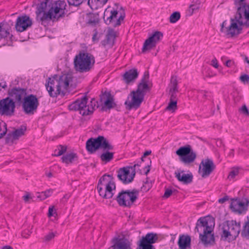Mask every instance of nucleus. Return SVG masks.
Listing matches in <instances>:
<instances>
[{
  "label": "nucleus",
  "mask_w": 249,
  "mask_h": 249,
  "mask_svg": "<svg viewBox=\"0 0 249 249\" xmlns=\"http://www.w3.org/2000/svg\"><path fill=\"white\" fill-rule=\"evenodd\" d=\"M66 3L64 0H56L53 2L44 0L38 4L36 11V19L41 25L48 21L58 20L64 17L67 12L66 10Z\"/></svg>",
  "instance_id": "f257e3e1"
},
{
  "label": "nucleus",
  "mask_w": 249,
  "mask_h": 249,
  "mask_svg": "<svg viewBox=\"0 0 249 249\" xmlns=\"http://www.w3.org/2000/svg\"><path fill=\"white\" fill-rule=\"evenodd\" d=\"M214 226V219L209 216L200 217L196 222L195 230L199 233V240L205 246L213 245L215 243Z\"/></svg>",
  "instance_id": "f03ea898"
},
{
  "label": "nucleus",
  "mask_w": 249,
  "mask_h": 249,
  "mask_svg": "<svg viewBox=\"0 0 249 249\" xmlns=\"http://www.w3.org/2000/svg\"><path fill=\"white\" fill-rule=\"evenodd\" d=\"M95 63L94 56L84 51H80L73 60L75 70L80 73L89 71L93 68Z\"/></svg>",
  "instance_id": "7ed1b4c3"
},
{
  "label": "nucleus",
  "mask_w": 249,
  "mask_h": 249,
  "mask_svg": "<svg viewBox=\"0 0 249 249\" xmlns=\"http://www.w3.org/2000/svg\"><path fill=\"white\" fill-rule=\"evenodd\" d=\"M115 189L116 185L112 176L107 174H105L100 178L97 186L99 195L105 199L111 198Z\"/></svg>",
  "instance_id": "20e7f679"
},
{
  "label": "nucleus",
  "mask_w": 249,
  "mask_h": 249,
  "mask_svg": "<svg viewBox=\"0 0 249 249\" xmlns=\"http://www.w3.org/2000/svg\"><path fill=\"white\" fill-rule=\"evenodd\" d=\"M87 97L83 96L69 105V109L71 111H79L82 116L90 115L93 112L95 107L98 108L99 106L94 99H91L90 105H87Z\"/></svg>",
  "instance_id": "39448f33"
},
{
  "label": "nucleus",
  "mask_w": 249,
  "mask_h": 249,
  "mask_svg": "<svg viewBox=\"0 0 249 249\" xmlns=\"http://www.w3.org/2000/svg\"><path fill=\"white\" fill-rule=\"evenodd\" d=\"M240 230V222L235 220L227 221L223 224L221 238L229 242L234 240L238 237Z\"/></svg>",
  "instance_id": "423d86ee"
},
{
  "label": "nucleus",
  "mask_w": 249,
  "mask_h": 249,
  "mask_svg": "<svg viewBox=\"0 0 249 249\" xmlns=\"http://www.w3.org/2000/svg\"><path fill=\"white\" fill-rule=\"evenodd\" d=\"M139 194L136 189L123 190L118 193L116 200L119 206L130 208L138 199Z\"/></svg>",
  "instance_id": "0eeeda50"
},
{
  "label": "nucleus",
  "mask_w": 249,
  "mask_h": 249,
  "mask_svg": "<svg viewBox=\"0 0 249 249\" xmlns=\"http://www.w3.org/2000/svg\"><path fill=\"white\" fill-rule=\"evenodd\" d=\"M176 153L178 156L180 161L187 165L193 163L196 158V153L189 144L180 147Z\"/></svg>",
  "instance_id": "6e6552de"
},
{
  "label": "nucleus",
  "mask_w": 249,
  "mask_h": 249,
  "mask_svg": "<svg viewBox=\"0 0 249 249\" xmlns=\"http://www.w3.org/2000/svg\"><path fill=\"white\" fill-rule=\"evenodd\" d=\"M21 103L23 111L28 115H32L36 112L39 106L38 100L36 96L34 94L27 95Z\"/></svg>",
  "instance_id": "1a4fd4ad"
},
{
  "label": "nucleus",
  "mask_w": 249,
  "mask_h": 249,
  "mask_svg": "<svg viewBox=\"0 0 249 249\" xmlns=\"http://www.w3.org/2000/svg\"><path fill=\"white\" fill-rule=\"evenodd\" d=\"M144 97L143 93H140L137 90L131 91L124 103L126 108L128 110L138 109L143 101Z\"/></svg>",
  "instance_id": "9d476101"
},
{
  "label": "nucleus",
  "mask_w": 249,
  "mask_h": 249,
  "mask_svg": "<svg viewBox=\"0 0 249 249\" xmlns=\"http://www.w3.org/2000/svg\"><path fill=\"white\" fill-rule=\"evenodd\" d=\"M139 166L138 164H135L132 166H126L120 168L118 171V178L124 184L131 182L135 176V168Z\"/></svg>",
  "instance_id": "9b49d317"
},
{
  "label": "nucleus",
  "mask_w": 249,
  "mask_h": 249,
  "mask_svg": "<svg viewBox=\"0 0 249 249\" xmlns=\"http://www.w3.org/2000/svg\"><path fill=\"white\" fill-rule=\"evenodd\" d=\"M16 108L15 102L8 97L0 100V115L11 117L14 115Z\"/></svg>",
  "instance_id": "f8f14e48"
},
{
  "label": "nucleus",
  "mask_w": 249,
  "mask_h": 249,
  "mask_svg": "<svg viewBox=\"0 0 249 249\" xmlns=\"http://www.w3.org/2000/svg\"><path fill=\"white\" fill-rule=\"evenodd\" d=\"M158 238L157 233H147L145 236L142 237L136 249H155L152 244L157 242Z\"/></svg>",
  "instance_id": "ddd939ff"
},
{
  "label": "nucleus",
  "mask_w": 249,
  "mask_h": 249,
  "mask_svg": "<svg viewBox=\"0 0 249 249\" xmlns=\"http://www.w3.org/2000/svg\"><path fill=\"white\" fill-rule=\"evenodd\" d=\"M57 75H55L52 78L48 79V82L46 83L45 87L49 93V95L52 97H56L58 95L62 94L60 88L58 87L57 83Z\"/></svg>",
  "instance_id": "4468645a"
},
{
  "label": "nucleus",
  "mask_w": 249,
  "mask_h": 249,
  "mask_svg": "<svg viewBox=\"0 0 249 249\" xmlns=\"http://www.w3.org/2000/svg\"><path fill=\"white\" fill-rule=\"evenodd\" d=\"M109 11L106 9L104 15V19L105 22L107 25L111 24L112 26L115 27L121 25L122 22L124 20L125 17L124 13H121L119 16L118 19L115 21H113V17L116 15H118V12L116 10L110 11V15L106 18L107 14Z\"/></svg>",
  "instance_id": "2eb2a0df"
},
{
  "label": "nucleus",
  "mask_w": 249,
  "mask_h": 249,
  "mask_svg": "<svg viewBox=\"0 0 249 249\" xmlns=\"http://www.w3.org/2000/svg\"><path fill=\"white\" fill-rule=\"evenodd\" d=\"M109 11L106 9L104 15V19L105 22L107 25L111 24L112 26L115 27L121 25L122 22L124 20L125 17L124 13H121L119 16L118 19L115 21H113V17L116 15H118V12L116 10L110 11V15L106 18L107 14Z\"/></svg>",
  "instance_id": "dca6fc26"
},
{
  "label": "nucleus",
  "mask_w": 249,
  "mask_h": 249,
  "mask_svg": "<svg viewBox=\"0 0 249 249\" xmlns=\"http://www.w3.org/2000/svg\"><path fill=\"white\" fill-rule=\"evenodd\" d=\"M162 37V34L159 31L155 32L148 39H147L143 45L142 52H145L154 48L156 44Z\"/></svg>",
  "instance_id": "f3484780"
},
{
  "label": "nucleus",
  "mask_w": 249,
  "mask_h": 249,
  "mask_svg": "<svg viewBox=\"0 0 249 249\" xmlns=\"http://www.w3.org/2000/svg\"><path fill=\"white\" fill-rule=\"evenodd\" d=\"M32 24V19L28 16L24 15L18 16L16 20L15 28L17 31L22 32L30 27Z\"/></svg>",
  "instance_id": "a211bd4d"
},
{
  "label": "nucleus",
  "mask_w": 249,
  "mask_h": 249,
  "mask_svg": "<svg viewBox=\"0 0 249 249\" xmlns=\"http://www.w3.org/2000/svg\"><path fill=\"white\" fill-rule=\"evenodd\" d=\"M8 95L15 103L20 104L27 96V89L23 88H14L9 90Z\"/></svg>",
  "instance_id": "6ab92c4d"
},
{
  "label": "nucleus",
  "mask_w": 249,
  "mask_h": 249,
  "mask_svg": "<svg viewBox=\"0 0 249 249\" xmlns=\"http://www.w3.org/2000/svg\"><path fill=\"white\" fill-rule=\"evenodd\" d=\"M215 168V165L212 160L206 159L201 161L199 167V172L202 177H208Z\"/></svg>",
  "instance_id": "aec40b11"
},
{
  "label": "nucleus",
  "mask_w": 249,
  "mask_h": 249,
  "mask_svg": "<svg viewBox=\"0 0 249 249\" xmlns=\"http://www.w3.org/2000/svg\"><path fill=\"white\" fill-rule=\"evenodd\" d=\"M58 87L60 88L62 94H64L65 92L68 89L69 85L72 80V76L70 74H64L58 76L56 78Z\"/></svg>",
  "instance_id": "412c9836"
},
{
  "label": "nucleus",
  "mask_w": 249,
  "mask_h": 249,
  "mask_svg": "<svg viewBox=\"0 0 249 249\" xmlns=\"http://www.w3.org/2000/svg\"><path fill=\"white\" fill-rule=\"evenodd\" d=\"M149 77L148 72L145 71L141 82L138 85L137 89L136 90L140 93H143L144 96L146 93L150 89V88L148 85Z\"/></svg>",
  "instance_id": "4be33fe9"
},
{
  "label": "nucleus",
  "mask_w": 249,
  "mask_h": 249,
  "mask_svg": "<svg viewBox=\"0 0 249 249\" xmlns=\"http://www.w3.org/2000/svg\"><path fill=\"white\" fill-rule=\"evenodd\" d=\"M26 130V127L24 126L8 133L6 139V142L7 143H13L15 141L18 140L20 137L24 134Z\"/></svg>",
  "instance_id": "5701e85b"
},
{
  "label": "nucleus",
  "mask_w": 249,
  "mask_h": 249,
  "mask_svg": "<svg viewBox=\"0 0 249 249\" xmlns=\"http://www.w3.org/2000/svg\"><path fill=\"white\" fill-rule=\"evenodd\" d=\"M175 175L178 181L184 184H189L192 182L193 175L192 173L185 174L184 171L175 172Z\"/></svg>",
  "instance_id": "b1692460"
},
{
  "label": "nucleus",
  "mask_w": 249,
  "mask_h": 249,
  "mask_svg": "<svg viewBox=\"0 0 249 249\" xmlns=\"http://www.w3.org/2000/svg\"><path fill=\"white\" fill-rule=\"evenodd\" d=\"M100 143L99 136L95 139L90 138L86 142L87 150L92 153L100 148Z\"/></svg>",
  "instance_id": "393cba45"
},
{
  "label": "nucleus",
  "mask_w": 249,
  "mask_h": 249,
  "mask_svg": "<svg viewBox=\"0 0 249 249\" xmlns=\"http://www.w3.org/2000/svg\"><path fill=\"white\" fill-rule=\"evenodd\" d=\"M11 27L7 23L0 25V40L3 38L12 39L13 35L10 34Z\"/></svg>",
  "instance_id": "a878e982"
},
{
  "label": "nucleus",
  "mask_w": 249,
  "mask_h": 249,
  "mask_svg": "<svg viewBox=\"0 0 249 249\" xmlns=\"http://www.w3.org/2000/svg\"><path fill=\"white\" fill-rule=\"evenodd\" d=\"M138 76L137 69H133L126 71L123 75V80L127 84L134 81Z\"/></svg>",
  "instance_id": "bb28decb"
},
{
  "label": "nucleus",
  "mask_w": 249,
  "mask_h": 249,
  "mask_svg": "<svg viewBox=\"0 0 249 249\" xmlns=\"http://www.w3.org/2000/svg\"><path fill=\"white\" fill-rule=\"evenodd\" d=\"M114 243L113 247L115 249H129V245L128 241L124 238H115L113 239Z\"/></svg>",
  "instance_id": "cd10ccee"
},
{
  "label": "nucleus",
  "mask_w": 249,
  "mask_h": 249,
  "mask_svg": "<svg viewBox=\"0 0 249 249\" xmlns=\"http://www.w3.org/2000/svg\"><path fill=\"white\" fill-rule=\"evenodd\" d=\"M100 21L99 14L97 13H89L86 16V23L91 26H95Z\"/></svg>",
  "instance_id": "c85d7f7f"
},
{
  "label": "nucleus",
  "mask_w": 249,
  "mask_h": 249,
  "mask_svg": "<svg viewBox=\"0 0 249 249\" xmlns=\"http://www.w3.org/2000/svg\"><path fill=\"white\" fill-rule=\"evenodd\" d=\"M178 81L176 77H172V112L177 109V100L173 99L175 98V94L178 92Z\"/></svg>",
  "instance_id": "c756f323"
},
{
  "label": "nucleus",
  "mask_w": 249,
  "mask_h": 249,
  "mask_svg": "<svg viewBox=\"0 0 249 249\" xmlns=\"http://www.w3.org/2000/svg\"><path fill=\"white\" fill-rule=\"evenodd\" d=\"M246 206L244 202L238 199L232 200L230 207L233 211L241 213L245 210Z\"/></svg>",
  "instance_id": "7c9ffc66"
},
{
  "label": "nucleus",
  "mask_w": 249,
  "mask_h": 249,
  "mask_svg": "<svg viewBox=\"0 0 249 249\" xmlns=\"http://www.w3.org/2000/svg\"><path fill=\"white\" fill-rule=\"evenodd\" d=\"M178 245L179 249H186L191 247V237L189 235L182 234L179 236Z\"/></svg>",
  "instance_id": "2f4dec72"
},
{
  "label": "nucleus",
  "mask_w": 249,
  "mask_h": 249,
  "mask_svg": "<svg viewBox=\"0 0 249 249\" xmlns=\"http://www.w3.org/2000/svg\"><path fill=\"white\" fill-rule=\"evenodd\" d=\"M99 139L101 143L100 147L104 151H109L113 149V146L104 137L99 136Z\"/></svg>",
  "instance_id": "473e14b6"
},
{
  "label": "nucleus",
  "mask_w": 249,
  "mask_h": 249,
  "mask_svg": "<svg viewBox=\"0 0 249 249\" xmlns=\"http://www.w3.org/2000/svg\"><path fill=\"white\" fill-rule=\"evenodd\" d=\"M76 154L71 153L63 156L61 158L62 161L67 164L72 163L75 160H77Z\"/></svg>",
  "instance_id": "72a5a7b5"
},
{
  "label": "nucleus",
  "mask_w": 249,
  "mask_h": 249,
  "mask_svg": "<svg viewBox=\"0 0 249 249\" xmlns=\"http://www.w3.org/2000/svg\"><path fill=\"white\" fill-rule=\"evenodd\" d=\"M105 96L107 97V99L104 102V107H106L108 109L115 107L116 106V104L114 102L113 97H112L110 94H108L107 95H103L102 99ZM103 108L104 107H103Z\"/></svg>",
  "instance_id": "f704fd0d"
},
{
  "label": "nucleus",
  "mask_w": 249,
  "mask_h": 249,
  "mask_svg": "<svg viewBox=\"0 0 249 249\" xmlns=\"http://www.w3.org/2000/svg\"><path fill=\"white\" fill-rule=\"evenodd\" d=\"M151 153V151H146L144 153L143 156L141 158V160L142 161H145L149 162L150 163L149 164H148L147 165L144 166L143 169L145 175H147L149 172L150 170V166L151 165V161L150 160V159L146 158V156L150 155Z\"/></svg>",
  "instance_id": "c9c22d12"
},
{
  "label": "nucleus",
  "mask_w": 249,
  "mask_h": 249,
  "mask_svg": "<svg viewBox=\"0 0 249 249\" xmlns=\"http://www.w3.org/2000/svg\"><path fill=\"white\" fill-rule=\"evenodd\" d=\"M114 39L115 37L113 35L109 34L106 36L105 39L101 41V44L104 47L107 46L112 47L113 45Z\"/></svg>",
  "instance_id": "e433bc0d"
},
{
  "label": "nucleus",
  "mask_w": 249,
  "mask_h": 249,
  "mask_svg": "<svg viewBox=\"0 0 249 249\" xmlns=\"http://www.w3.org/2000/svg\"><path fill=\"white\" fill-rule=\"evenodd\" d=\"M113 156L114 153L109 152V151H106V152L100 155V158L102 161L108 162L113 159Z\"/></svg>",
  "instance_id": "4c0bfd02"
},
{
  "label": "nucleus",
  "mask_w": 249,
  "mask_h": 249,
  "mask_svg": "<svg viewBox=\"0 0 249 249\" xmlns=\"http://www.w3.org/2000/svg\"><path fill=\"white\" fill-rule=\"evenodd\" d=\"M200 2L198 0L192 2L188 9V12L190 15H192L195 12L198 10L200 7Z\"/></svg>",
  "instance_id": "58836bf2"
},
{
  "label": "nucleus",
  "mask_w": 249,
  "mask_h": 249,
  "mask_svg": "<svg viewBox=\"0 0 249 249\" xmlns=\"http://www.w3.org/2000/svg\"><path fill=\"white\" fill-rule=\"evenodd\" d=\"M67 150V147L62 145H59L53 154L54 156H60L63 154Z\"/></svg>",
  "instance_id": "ea45409f"
},
{
  "label": "nucleus",
  "mask_w": 249,
  "mask_h": 249,
  "mask_svg": "<svg viewBox=\"0 0 249 249\" xmlns=\"http://www.w3.org/2000/svg\"><path fill=\"white\" fill-rule=\"evenodd\" d=\"M240 169V168L238 167H233L229 173L228 178L230 180L234 178L236 176L239 175Z\"/></svg>",
  "instance_id": "a19ab883"
},
{
  "label": "nucleus",
  "mask_w": 249,
  "mask_h": 249,
  "mask_svg": "<svg viewBox=\"0 0 249 249\" xmlns=\"http://www.w3.org/2000/svg\"><path fill=\"white\" fill-rule=\"evenodd\" d=\"M6 126L5 123L0 120V139L6 134L7 132Z\"/></svg>",
  "instance_id": "79ce46f5"
},
{
  "label": "nucleus",
  "mask_w": 249,
  "mask_h": 249,
  "mask_svg": "<svg viewBox=\"0 0 249 249\" xmlns=\"http://www.w3.org/2000/svg\"><path fill=\"white\" fill-rule=\"evenodd\" d=\"M241 235L242 236L249 238V219L243 227V229L241 232Z\"/></svg>",
  "instance_id": "37998d69"
},
{
  "label": "nucleus",
  "mask_w": 249,
  "mask_h": 249,
  "mask_svg": "<svg viewBox=\"0 0 249 249\" xmlns=\"http://www.w3.org/2000/svg\"><path fill=\"white\" fill-rule=\"evenodd\" d=\"M55 236V233L53 232H50L47 234L42 239L44 242L48 243L51 241Z\"/></svg>",
  "instance_id": "c03bdc74"
},
{
  "label": "nucleus",
  "mask_w": 249,
  "mask_h": 249,
  "mask_svg": "<svg viewBox=\"0 0 249 249\" xmlns=\"http://www.w3.org/2000/svg\"><path fill=\"white\" fill-rule=\"evenodd\" d=\"M84 0H67L70 6L77 7L81 5Z\"/></svg>",
  "instance_id": "a18cd8bd"
},
{
  "label": "nucleus",
  "mask_w": 249,
  "mask_h": 249,
  "mask_svg": "<svg viewBox=\"0 0 249 249\" xmlns=\"http://www.w3.org/2000/svg\"><path fill=\"white\" fill-rule=\"evenodd\" d=\"M180 18V14L179 12H175L172 13V23H175Z\"/></svg>",
  "instance_id": "49530a36"
},
{
  "label": "nucleus",
  "mask_w": 249,
  "mask_h": 249,
  "mask_svg": "<svg viewBox=\"0 0 249 249\" xmlns=\"http://www.w3.org/2000/svg\"><path fill=\"white\" fill-rule=\"evenodd\" d=\"M152 187L151 182H144L142 186V190L143 192H147Z\"/></svg>",
  "instance_id": "de8ad7c7"
},
{
  "label": "nucleus",
  "mask_w": 249,
  "mask_h": 249,
  "mask_svg": "<svg viewBox=\"0 0 249 249\" xmlns=\"http://www.w3.org/2000/svg\"><path fill=\"white\" fill-rule=\"evenodd\" d=\"M240 80L243 83H249V75L248 74H244L241 75L239 77Z\"/></svg>",
  "instance_id": "09e8293b"
},
{
  "label": "nucleus",
  "mask_w": 249,
  "mask_h": 249,
  "mask_svg": "<svg viewBox=\"0 0 249 249\" xmlns=\"http://www.w3.org/2000/svg\"><path fill=\"white\" fill-rule=\"evenodd\" d=\"M93 32H94V34H93V35L92 36V40L94 42H97L99 40V38L97 37V35H98L97 30L96 29H95L93 30Z\"/></svg>",
  "instance_id": "8fccbe9b"
},
{
  "label": "nucleus",
  "mask_w": 249,
  "mask_h": 249,
  "mask_svg": "<svg viewBox=\"0 0 249 249\" xmlns=\"http://www.w3.org/2000/svg\"><path fill=\"white\" fill-rule=\"evenodd\" d=\"M43 192L45 194V197L46 198L52 195V194L53 193V189H48L45 191H44Z\"/></svg>",
  "instance_id": "3c124183"
},
{
  "label": "nucleus",
  "mask_w": 249,
  "mask_h": 249,
  "mask_svg": "<svg viewBox=\"0 0 249 249\" xmlns=\"http://www.w3.org/2000/svg\"><path fill=\"white\" fill-rule=\"evenodd\" d=\"M171 196V189H168L166 190L163 197L164 198H168Z\"/></svg>",
  "instance_id": "603ef678"
},
{
  "label": "nucleus",
  "mask_w": 249,
  "mask_h": 249,
  "mask_svg": "<svg viewBox=\"0 0 249 249\" xmlns=\"http://www.w3.org/2000/svg\"><path fill=\"white\" fill-rule=\"evenodd\" d=\"M228 200L229 196H225L224 197L219 199L218 201L219 203L223 204Z\"/></svg>",
  "instance_id": "864d4df0"
},
{
  "label": "nucleus",
  "mask_w": 249,
  "mask_h": 249,
  "mask_svg": "<svg viewBox=\"0 0 249 249\" xmlns=\"http://www.w3.org/2000/svg\"><path fill=\"white\" fill-rule=\"evenodd\" d=\"M241 111L242 112V113L245 115H249V112L248 111V109L247 107L244 105L243 106L242 108H241Z\"/></svg>",
  "instance_id": "5fc2aeb1"
},
{
  "label": "nucleus",
  "mask_w": 249,
  "mask_h": 249,
  "mask_svg": "<svg viewBox=\"0 0 249 249\" xmlns=\"http://www.w3.org/2000/svg\"><path fill=\"white\" fill-rule=\"evenodd\" d=\"M211 65L215 68L218 67V62L216 58H214L211 61Z\"/></svg>",
  "instance_id": "6e6d98bb"
},
{
  "label": "nucleus",
  "mask_w": 249,
  "mask_h": 249,
  "mask_svg": "<svg viewBox=\"0 0 249 249\" xmlns=\"http://www.w3.org/2000/svg\"><path fill=\"white\" fill-rule=\"evenodd\" d=\"M234 64V63L233 61L231 60H229L226 61V65L228 67H232Z\"/></svg>",
  "instance_id": "4d7b16f0"
},
{
  "label": "nucleus",
  "mask_w": 249,
  "mask_h": 249,
  "mask_svg": "<svg viewBox=\"0 0 249 249\" xmlns=\"http://www.w3.org/2000/svg\"><path fill=\"white\" fill-rule=\"evenodd\" d=\"M37 197L40 198L41 200H44L46 199V197L43 192L38 193V195L37 196Z\"/></svg>",
  "instance_id": "13d9d810"
},
{
  "label": "nucleus",
  "mask_w": 249,
  "mask_h": 249,
  "mask_svg": "<svg viewBox=\"0 0 249 249\" xmlns=\"http://www.w3.org/2000/svg\"><path fill=\"white\" fill-rule=\"evenodd\" d=\"M54 209V206L50 207L49 208L48 216L50 217L53 215V212Z\"/></svg>",
  "instance_id": "bf43d9fd"
},
{
  "label": "nucleus",
  "mask_w": 249,
  "mask_h": 249,
  "mask_svg": "<svg viewBox=\"0 0 249 249\" xmlns=\"http://www.w3.org/2000/svg\"><path fill=\"white\" fill-rule=\"evenodd\" d=\"M166 109L168 110L171 109V96L170 97L169 102L168 103V106L166 108Z\"/></svg>",
  "instance_id": "052dcab7"
},
{
  "label": "nucleus",
  "mask_w": 249,
  "mask_h": 249,
  "mask_svg": "<svg viewBox=\"0 0 249 249\" xmlns=\"http://www.w3.org/2000/svg\"><path fill=\"white\" fill-rule=\"evenodd\" d=\"M7 87V85L5 82H3L2 84V83H0V91L1 90V89H5Z\"/></svg>",
  "instance_id": "680f3d73"
},
{
  "label": "nucleus",
  "mask_w": 249,
  "mask_h": 249,
  "mask_svg": "<svg viewBox=\"0 0 249 249\" xmlns=\"http://www.w3.org/2000/svg\"><path fill=\"white\" fill-rule=\"evenodd\" d=\"M23 198L25 202H27L30 198V196L29 195H26L24 196Z\"/></svg>",
  "instance_id": "e2e57ef3"
},
{
  "label": "nucleus",
  "mask_w": 249,
  "mask_h": 249,
  "mask_svg": "<svg viewBox=\"0 0 249 249\" xmlns=\"http://www.w3.org/2000/svg\"><path fill=\"white\" fill-rule=\"evenodd\" d=\"M229 156L231 157H233L234 156V150L233 149H231L229 153Z\"/></svg>",
  "instance_id": "0e129e2a"
},
{
  "label": "nucleus",
  "mask_w": 249,
  "mask_h": 249,
  "mask_svg": "<svg viewBox=\"0 0 249 249\" xmlns=\"http://www.w3.org/2000/svg\"><path fill=\"white\" fill-rule=\"evenodd\" d=\"M70 197V195L69 194H66L64 196L62 199H68Z\"/></svg>",
  "instance_id": "69168bd1"
},
{
  "label": "nucleus",
  "mask_w": 249,
  "mask_h": 249,
  "mask_svg": "<svg viewBox=\"0 0 249 249\" xmlns=\"http://www.w3.org/2000/svg\"><path fill=\"white\" fill-rule=\"evenodd\" d=\"M1 249H13V248L10 246H5L3 247Z\"/></svg>",
  "instance_id": "338daca9"
},
{
  "label": "nucleus",
  "mask_w": 249,
  "mask_h": 249,
  "mask_svg": "<svg viewBox=\"0 0 249 249\" xmlns=\"http://www.w3.org/2000/svg\"><path fill=\"white\" fill-rule=\"evenodd\" d=\"M46 175L48 178H51V177H53V174H52V173L51 172L46 173Z\"/></svg>",
  "instance_id": "774afa93"
}]
</instances>
